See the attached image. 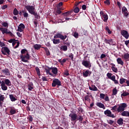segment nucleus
Here are the masks:
<instances>
[{
    "instance_id": "nucleus-1",
    "label": "nucleus",
    "mask_w": 129,
    "mask_h": 129,
    "mask_svg": "<svg viewBox=\"0 0 129 129\" xmlns=\"http://www.w3.org/2000/svg\"><path fill=\"white\" fill-rule=\"evenodd\" d=\"M54 39H51L53 44H60V39H57V38L60 39L62 41H65L66 38H67V35H62V33H57L56 35L53 36Z\"/></svg>"
},
{
    "instance_id": "nucleus-2",
    "label": "nucleus",
    "mask_w": 129,
    "mask_h": 129,
    "mask_svg": "<svg viewBox=\"0 0 129 129\" xmlns=\"http://www.w3.org/2000/svg\"><path fill=\"white\" fill-rule=\"evenodd\" d=\"M69 117H71V120L72 121H74L75 123H76V120H79L81 123H82L83 121V116L82 115H79L78 117L77 114L76 113H70L69 114Z\"/></svg>"
},
{
    "instance_id": "nucleus-3",
    "label": "nucleus",
    "mask_w": 129,
    "mask_h": 129,
    "mask_svg": "<svg viewBox=\"0 0 129 129\" xmlns=\"http://www.w3.org/2000/svg\"><path fill=\"white\" fill-rule=\"evenodd\" d=\"M20 59H21L22 62H24L25 63L29 62L28 60L30 59V54H29V52L26 53V55L21 54L20 55Z\"/></svg>"
},
{
    "instance_id": "nucleus-4",
    "label": "nucleus",
    "mask_w": 129,
    "mask_h": 129,
    "mask_svg": "<svg viewBox=\"0 0 129 129\" xmlns=\"http://www.w3.org/2000/svg\"><path fill=\"white\" fill-rule=\"evenodd\" d=\"M100 15L102 20H103L105 23H107L108 20V15H107L104 11H100Z\"/></svg>"
},
{
    "instance_id": "nucleus-5",
    "label": "nucleus",
    "mask_w": 129,
    "mask_h": 129,
    "mask_svg": "<svg viewBox=\"0 0 129 129\" xmlns=\"http://www.w3.org/2000/svg\"><path fill=\"white\" fill-rule=\"evenodd\" d=\"M25 9L28 11L29 14L33 15L36 12L35 7L33 6L27 5L25 6Z\"/></svg>"
},
{
    "instance_id": "nucleus-6",
    "label": "nucleus",
    "mask_w": 129,
    "mask_h": 129,
    "mask_svg": "<svg viewBox=\"0 0 129 129\" xmlns=\"http://www.w3.org/2000/svg\"><path fill=\"white\" fill-rule=\"evenodd\" d=\"M127 106L126 103H123L121 105H120L117 108V112H120L121 111H123L125 109V107Z\"/></svg>"
},
{
    "instance_id": "nucleus-7",
    "label": "nucleus",
    "mask_w": 129,
    "mask_h": 129,
    "mask_svg": "<svg viewBox=\"0 0 129 129\" xmlns=\"http://www.w3.org/2000/svg\"><path fill=\"white\" fill-rule=\"evenodd\" d=\"M104 113L105 115H106L109 117H112V118H115V116H114V114L112 113V112H111V111H110V110H106L105 111H104Z\"/></svg>"
},
{
    "instance_id": "nucleus-8",
    "label": "nucleus",
    "mask_w": 129,
    "mask_h": 129,
    "mask_svg": "<svg viewBox=\"0 0 129 129\" xmlns=\"http://www.w3.org/2000/svg\"><path fill=\"white\" fill-rule=\"evenodd\" d=\"M52 87H56V86H61V81L58 79H54L52 83Z\"/></svg>"
},
{
    "instance_id": "nucleus-9",
    "label": "nucleus",
    "mask_w": 129,
    "mask_h": 129,
    "mask_svg": "<svg viewBox=\"0 0 129 129\" xmlns=\"http://www.w3.org/2000/svg\"><path fill=\"white\" fill-rule=\"evenodd\" d=\"M1 51L2 52V54H3V55H7V53L8 55H10V53L11 52L10 49H9L8 47H2Z\"/></svg>"
},
{
    "instance_id": "nucleus-10",
    "label": "nucleus",
    "mask_w": 129,
    "mask_h": 129,
    "mask_svg": "<svg viewBox=\"0 0 129 129\" xmlns=\"http://www.w3.org/2000/svg\"><path fill=\"white\" fill-rule=\"evenodd\" d=\"M127 12H128L127 11V9H126L125 7L123 6L122 8V13L124 15L125 18H127V17H128L129 13Z\"/></svg>"
},
{
    "instance_id": "nucleus-11",
    "label": "nucleus",
    "mask_w": 129,
    "mask_h": 129,
    "mask_svg": "<svg viewBox=\"0 0 129 129\" xmlns=\"http://www.w3.org/2000/svg\"><path fill=\"white\" fill-rule=\"evenodd\" d=\"M82 65L87 68H89V67H91V63L90 61L88 60H83L82 62Z\"/></svg>"
},
{
    "instance_id": "nucleus-12",
    "label": "nucleus",
    "mask_w": 129,
    "mask_h": 129,
    "mask_svg": "<svg viewBox=\"0 0 129 129\" xmlns=\"http://www.w3.org/2000/svg\"><path fill=\"white\" fill-rule=\"evenodd\" d=\"M121 34L122 36H123V37H124V38H125V39H128L129 34H128V32H127V31L124 30H122V31H121Z\"/></svg>"
},
{
    "instance_id": "nucleus-13",
    "label": "nucleus",
    "mask_w": 129,
    "mask_h": 129,
    "mask_svg": "<svg viewBox=\"0 0 129 129\" xmlns=\"http://www.w3.org/2000/svg\"><path fill=\"white\" fill-rule=\"evenodd\" d=\"M1 86L2 90H8V87L6 85V82L4 81L1 82Z\"/></svg>"
},
{
    "instance_id": "nucleus-14",
    "label": "nucleus",
    "mask_w": 129,
    "mask_h": 129,
    "mask_svg": "<svg viewBox=\"0 0 129 129\" xmlns=\"http://www.w3.org/2000/svg\"><path fill=\"white\" fill-rule=\"evenodd\" d=\"M24 29H25V25H24V24L23 23H21L19 25L17 31L18 32H23V31H24Z\"/></svg>"
},
{
    "instance_id": "nucleus-15",
    "label": "nucleus",
    "mask_w": 129,
    "mask_h": 129,
    "mask_svg": "<svg viewBox=\"0 0 129 129\" xmlns=\"http://www.w3.org/2000/svg\"><path fill=\"white\" fill-rule=\"evenodd\" d=\"M91 73L89 70H87L83 73V77H88V76H90Z\"/></svg>"
},
{
    "instance_id": "nucleus-16",
    "label": "nucleus",
    "mask_w": 129,
    "mask_h": 129,
    "mask_svg": "<svg viewBox=\"0 0 129 129\" xmlns=\"http://www.w3.org/2000/svg\"><path fill=\"white\" fill-rule=\"evenodd\" d=\"M5 100V95H0V107H3V103Z\"/></svg>"
},
{
    "instance_id": "nucleus-17",
    "label": "nucleus",
    "mask_w": 129,
    "mask_h": 129,
    "mask_svg": "<svg viewBox=\"0 0 129 129\" xmlns=\"http://www.w3.org/2000/svg\"><path fill=\"white\" fill-rule=\"evenodd\" d=\"M0 31L2 32L3 35H5V34H8V32H9L8 31V29L4 27H1Z\"/></svg>"
},
{
    "instance_id": "nucleus-18",
    "label": "nucleus",
    "mask_w": 129,
    "mask_h": 129,
    "mask_svg": "<svg viewBox=\"0 0 129 129\" xmlns=\"http://www.w3.org/2000/svg\"><path fill=\"white\" fill-rule=\"evenodd\" d=\"M50 69H51L53 74L54 75H57V74H58V69L57 68L51 67L50 68Z\"/></svg>"
},
{
    "instance_id": "nucleus-19",
    "label": "nucleus",
    "mask_w": 129,
    "mask_h": 129,
    "mask_svg": "<svg viewBox=\"0 0 129 129\" xmlns=\"http://www.w3.org/2000/svg\"><path fill=\"white\" fill-rule=\"evenodd\" d=\"M97 106H98V107H100V108H103V109H105V106H104V104H102L101 102H97L96 103Z\"/></svg>"
},
{
    "instance_id": "nucleus-20",
    "label": "nucleus",
    "mask_w": 129,
    "mask_h": 129,
    "mask_svg": "<svg viewBox=\"0 0 129 129\" xmlns=\"http://www.w3.org/2000/svg\"><path fill=\"white\" fill-rule=\"evenodd\" d=\"M2 72L4 74H5V75H7V76L11 75L10 71L8 69H5L2 70Z\"/></svg>"
},
{
    "instance_id": "nucleus-21",
    "label": "nucleus",
    "mask_w": 129,
    "mask_h": 129,
    "mask_svg": "<svg viewBox=\"0 0 129 129\" xmlns=\"http://www.w3.org/2000/svg\"><path fill=\"white\" fill-rule=\"evenodd\" d=\"M33 89H34V84L33 83L30 82L28 84V90H29V91H31Z\"/></svg>"
},
{
    "instance_id": "nucleus-22",
    "label": "nucleus",
    "mask_w": 129,
    "mask_h": 129,
    "mask_svg": "<svg viewBox=\"0 0 129 129\" xmlns=\"http://www.w3.org/2000/svg\"><path fill=\"white\" fill-rule=\"evenodd\" d=\"M5 84L6 85H7V86H12V82H11V81L8 79H6L5 80Z\"/></svg>"
},
{
    "instance_id": "nucleus-23",
    "label": "nucleus",
    "mask_w": 129,
    "mask_h": 129,
    "mask_svg": "<svg viewBox=\"0 0 129 129\" xmlns=\"http://www.w3.org/2000/svg\"><path fill=\"white\" fill-rule=\"evenodd\" d=\"M90 90H92V91H97L98 90V89H97V87L95 86V85H92V87H89Z\"/></svg>"
},
{
    "instance_id": "nucleus-24",
    "label": "nucleus",
    "mask_w": 129,
    "mask_h": 129,
    "mask_svg": "<svg viewBox=\"0 0 129 129\" xmlns=\"http://www.w3.org/2000/svg\"><path fill=\"white\" fill-rule=\"evenodd\" d=\"M122 116H129V112L127 111H123L121 113Z\"/></svg>"
},
{
    "instance_id": "nucleus-25",
    "label": "nucleus",
    "mask_w": 129,
    "mask_h": 129,
    "mask_svg": "<svg viewBox=\"0 0 129 129\" xmlns=\"http://www.w3.org/2000/svg\"><path fill=\"white\" fill-rule=\"evenodd\" d=\"M117 62L118 64H120V65H121V66H123V61H122V59H121V58L119 57L117 58Z\"/></svg>"
},
{
    "instance_id": "nucleus-26",
    "label": "nucleus",
    "mask_w": 129,
    "mask_h": 129,
    "mask_svg": "<svg viewBox=\"0 0 129 129\" xmlns=\"http://www.w3.org/2000/svg\"><path fill=\"white\" fill-rule=\"evenodd\" d=\"M117 123H118L119 125H122L123 124V119H122V118H119L117 121Z\"/></svg>"
},
{
    "instance_id": "nucleus-27",
    "label": "nucleus",
    "mask_w": 129,
    "mask_h": 129,
    "mask_svg": "<svg viewBox=\"0 0 129 129\" xmlns=\"http://www.w3.org/2000/svg\"><path fill=\"white\" fill-rule=\"evenodd\" d=\"M51 69V68H49V67H47L46 68H45V72L46 73V74H49V75H52V74H51L50 73V71L51 70V69Z\"/></svg>"
},
{
    "instance_id": "nucleus-28",
    "label": "nucleus",
    "mask_w": 129,
    "mask_h": 129,
    "mask_svg": "<svg viewBox=\"0 0 129 129\" xmlns=\"http://www.w3.org/2000/svg\"><path fill=\"white\" fill-rule=\"evenodd\" d=\"M9 97H10V100L12 102H15L16 101V100H17V98H16V97H15V96H14V95L13 94L9 95Z\"/></svg>"
},
{
    "instance_id": "nucleus-29",
    "label": "nucleus",
    "mask_w": 129,
    "mask_h": 129,
    "mask_svg": "<svg viewBox=\"0 0 129 129\" xmlns=\"http://www.w3.org/2000/svg\"><path fill=\"white\" fill-rule=\"evenodd\" d=\"M11 110H10V113L11 114L13 115V114H15L16 113H17V110L16 109H15V108H12L11 107Z\"/></svg>"
},
{
    "instance_id": "nucleus-30",
    "label": "nucleus",
    "mask_w": 129,
    "mask_h": 129,
    "mask_svg": "<svg viewBox=\"0 0 129 129\" xmlns=\"http://www.w3.org/2000/svg\"><path fill=\"white\" fill-rule=\"evenodd\" d=\"M86 34H87V32L85 29H82L80 33L81 36H86Z\"/></svg>"
},
{
    "instance_id": "nucleus-31",
    "label": "nucleus",
    "mask_w": 129,
    "mask_h": 129,
    "mask_svg": "<svg viewBox=\"0 0 129 129\" xmlns=\"http://www.w3.org/2000/svg\"><path fill=\"white\" fill-rule=\"evenodd\" d=\"M55 16H58V15H60V14H62V11H61L59 8H57V9L54 11Z\"/></svg>"
},
{
    "instance_id": "nucleus-32",
    "label": "nucleus",
    "mask_w": 129,
    "mask_h": 129,
    "mask_svg": "<svg viewBox=\"0 0 129 129\" xmlns=\"http://www.w3.org/2000/svg\"><path fill=\"white\" fill-rule=\"evenodd\" d=\"M41 47H42V45L41 44H36L34 45V49H35V50H40Z\"/></svg>"
},
{
    "instance_id": "nucleus-33",
    "label": "nucleus",
    "mask_w": 129,
    "mask_h": 129,
    "mask_svg": "<svg viewBox=\"0 0 129 129\" xmlns=\"http://www.w3.org/2000/svg\"><path fill=\"white\" fill-rule=\"evenodd\" d=\"M60 50L64 51V52H66V51L68 50V47H67V45H63L61 46Z\"/></svg>"
},
{
    "instance_id": "nucleus-34",
    "label": "nucleus",
    "mask_w": 129,
    "mask_h": 129,
    "mask_svg": "<svg viewBox=\"0 0 129 129\" xmlns=\"http://www.w3.org/2000/svg\"><path fill=\"white\" fill-rule=\"evenodd\" d=\"M126 81V79L123 78H120L119 80V83L120 84H123V83H125Z\"/></svg>"
},
{
    "instance_id": "nucleus-35",
    "label": "nucleus",
    "mask_w": 129,
    "mask_h": 129,
    "mask_svg": "<svg viewBox=\"0 0 129 129\" xmlns=\"http://www.w3.org/2000/svg\"><path fill=\"white\" fill-rule=\"evenodd\" d=\"M123 58L124 59V60H127V61H128L129 53H125L123 55Z\"/></svg>"
},
{
    "instance_id": "nucleus-36",
    "label": "nucleus",
    "mask_w": 129,
    "mask_h": 129,
    "mask_svg": "<svg viewBox=\"0 0 129 129\" xmlns=\"http://www.w3.org/2000/svg\"><path fill=\"white\" fill-rule=\"evenodd\" d=\"M36 73L38 76H41V72H40V69L38 67L35 68Z\"/></svg>"
},
{
    "instance_id": "nucleus-37",
    "label": "nucleus",
    "mask_w": 129,
    "mask_h": 129,
    "mask_svg": "<svg viewBox=\"0 0 129 129\" xmlns=\"http://www.w3.org/2000/svg\"><path fill=\"white\" fill-rule=\"evenodd\" d=\"M129 95V93L126 92H123V93L121 94V97H125Z\"/></svg>"
},
{
    "instance_id": "nucleus-38",
    "label": "nucleus",
    "mask_w": 129,
    "mask_h": 129,
    "mask_svg": "<svg viewBox=\"0 0 129 129\" xmlns=\"http://www.w3.org/2000/svg\"><path fill=\"white\" fill-rule=\"evenodd\" d=\"M116 94H117V89H116V88H114L112 90V95H116Z\"/></svg>"
},
{
    "instance_id": "nucleus-39",
    "label": "nucleus",
    "mask_w": 129,
    "mask_h": 129,
    "mask_svg": "<svg viewBox=\"0 0 129 129\" xmlns=\"http://www.w3.org/2000/svg\"><path fill=\"white\" fill-rule=\"evenodd\" d=\"M62 15L64 17H68V16H71V14H70L69 11H68L67 12L63 13L62 14Z\"/></svg>"
},
{
    "instance_id": "nucleus-40",
    "label": "nucleus",
    "mask_w": 129,
    "mask_h": 129,
    "mask_svg": "<svg viewBox=\"0 0 129 129\" xmlns=\"http://www.w3.org/2000/svg\"><path fill=\"white\" fill-rule=\"evenodd\" d=\"M33 16H34L35 19H40V17L38 15V13H37L36 11L33 14Z\"/></svg>"
},
{
    "instance_id": "nucleus-41",
    "label": "nucleus",
    "mask_w": 129,
    "mask_h": 129,
    "mask_svg": "<svg viewBox=\"0 0 129 129\" xmlns=\"http://www.w3.org/2000/svg\"><path fill=\"white\" fill-rule=\"evenodd\" d=\"M84 98L86 101H90V96L87 95L84 97Z\"/></svg>"
},
{
    "instance_id": "nucleus-42",
    "label": "nucleus",
    "mask_w": 129,
    "mask_h": 129,
    "mask_svg": "<svg viewBox=\"0 0 129 129\" xmlns=\"http://www.w3.org/2000/svg\"><path fill=\"white\" fill-rule=\"evenodd\" d=\"M74 12L76 14H78V12H80V9H79V8L78 7H75L74 9Z\"/></svg>"
},
{
    "instance_id": "nucleus-43",
    "label": "nucleus",
    "mask_w": 129,
    "mask_h": 129,
    "mask_svg": "<svg viewBox=\"0 0 129 129\" xmlns=\"http://www.w3.org/2000/svg\"><path fill=\"white\" fill-rule=\"evenodd\" d=\"M104 42L106 43V44H110V43L112 42V39H105Z\"/></svg>"
},
{
    "instance_id": "nucleus-44",
    "label": "nucleus",
    "mask_w": 129,
    "mask_h": 129,
    "mask_svg": "<svg viewBox=\"0 0 129 129\" xmlns=\"http://www.w3.org/2000/svg\"><path fill=\"white\" fill-rule=\"evenodd\" d=\"M73 36L74 37H75V38H76V39H78L79 37V34L78 33V32H75Z\"/></svg>"
},
{
    "instance_id": "nucleus-45",
    "label": "nucleus",
    "mask_w": 129,
    "mask_h": 129,
    "mask_svg": "<svg viewBox=\"0 0 129 129\" xmlns=\"http://www.w3.org/2000/svg\"><path fill=\"white\" fill-rule=\"evenodd\" d=\"M13 14L14 16H17V15H19V11H18V10L16 8L14 9Z\"/></svg>"
},
{
    "instance_id": "nucleus-46",
    "label": "nucleus",
    "mask_w": 129,
    "mask_h": 129,
    "mask_svg": "<svg viewBox=\"0 0 129 129\" xmlns=\"http://www.w3.org/2000/svg\"><path fill=\"white\" fill-rule=\"evenodd\" d=\"M21 53L22 55H24V54H26V53H28V50L26 49H23L21 51Z\"/></svg>"
},
{
    "instance_id": "nucleus-47",
    "label": "nucleus",
    "mask_w": 129,
    "mask_h": 129,
    "mask_svg": "<svg viewBox=\"0 0 129 129\" xmlns=\"http://www.w3.org/2000/svg\"><path fill=\"white\" fill-rule=\"evenodd\" d=\"M111 69L113 71V72H114L115 73H117V69L115 67H111Z\"/></svg>"
},
{
    "instance_id": "nucleus-48",
    "label": "nucleus",
    "mask_w": 129,
    "mask_h": 129,
    "mask_svg": "<svg viewBox=\"0 0 129 129\" xmlns=\"http://www.w3.org/2000/svg\"><path fill=\"white\" fill-rule=\"evenodd\" d=\"M117 105H115L112 107L111 110H114V111H117Z\"/></svg>"
},
{
    "instance_id": "nucleus-49",
    "label": "nucleus",
    "mask_w": 129,
    "mask_h": 129,
    "mask_svg": "<svg viewBox=\"0 0 129 129\" xmlns=\"http://www.w3.org/2000/svg\"><path fill=\"white\" fill-rule=\"evenodd\" d=\"M63 74L64 75H65V76H69L70 75L69 71H68V70H66V71H64Z\"/></svg>"
},
{
    "instance_id": "nucleus-50",
    "label": "nucleus",
    "mask_w": 129,
    "mask_h": 129,
    "mask_svg": "<svg viewBox=\"0 0 129 129\" xmlns=\"http://www.w3.org/2000/svg\"><path fill=\"white\" fill-rule=\"evenodd\" d=\"M2 25L5 28H8L9 27V24L7 22H3Z\"/></svg>"
},
{
    "instance_id": "nucleus-51",
    "label": "nucleus",
    "mask_w": 129,
    "mask_h": 129,
    "mask_svg": "<svg viewBox=\"0 0 129 129\" xmlns=\"http://www.w3.org/2000/svg\"><path fill=\"white\" fill-rule=\"evenodd\" d=\"M105 5H107V6H109L110 5V0H106L104 2Z\"/></svg>"
},
{
    "instance_id": "nucleus-52",
    "label": "nucleus",
    "mask_w": 129,
    "mask_h": 129,
    "mask_svg": "<svg viewBox=\"0 0 129 129\" xmlns=\"http://www.w3.org/2000/svg\"><path fill=\"white\" fill-rule=\"evenodd\" d=\"M33 23H34V25H35V28L37 27V25H38V20H37L36 19H35L34 20Z\"/></svg>"
},
{
    "instance_id": "nucleus-53",
    "label": "nucleus",
    "mask_w": 129,
    "mask_h": 129,
    "mask_svg": "<svg viewBox=\"0 0 129 129\" xmlns=\"http://www.w3.org/2000/svg\"><path fill=\"white\" fill-rule=\"evenodd\" d=\"M27 119H28V120H29V121H33V117L32 116V115H29L27 117Z\"/></svg>"
},
{
    "instance_id": "nucleus-54",
    "label": "nucleus",
    "mask_w": 129,
    "mask_h": 129,
    "mask_svg": "<svg viewBox=\"0 0 129 129\" xmlns=\"http://www.w3.org/2000/svg\"><path fill=\"white\" fill-rule=\"evenodd\" d=\"M107 121L109 124H110V125H111L114 122V121L111 119H110L109 120H107Z\"/></svg>"
},
{
    "instance_id": "nucleus-55",
    "label": "nucleus",
    "mask_w": 129,
    "mask_h": 129,
    "mask_svg": "<svg viewBox=\"0 0 129 129\" xmlns=\"http://www.w3.org/2000/svg\"><path fill=\"white\" fill-rule=\"evenodd\" d=\"M7 34L10 35V36H11V37H12L13 38L15 37V35H14V34H13V33H12V32L11 31H8Z\"/></svg>"
},
{
    "instance_id": "nucleus-56",
    "label": "nucleus",
    "mask_w": 129,
    "mask_h": 129,
    "mask_svg": "<svg viewBox=\"0 0 129 129\" xmlns=\"http://www.w3.org/2000/svg\"><path fill=\"white\" fill-rule=\"evenodd\" d=\"M125 45L129 48V40L124 41Z\"/></svg>"
},
{
    "instance_id": "nucleus-57",
    "label": "nucleus",
    "mask_w": 129,
    "mask_h": 129,
    "mask_svg": "<svg viewBox=\"0 0 129 129\" xmlns=\"http://www.w3.org/2000/svg\"><path fill=\"white\" fill-rule=\"evenodd\" d=\"M105 97V94H103V93H101L100 94V98H101L102 99H104V97Z\"/></svg>"
},
{
    "instance_id": "nucleus-58",
    "label": "nucleus",
    "mask_w": 129,
    "mask_h": 129,
    "mask_svg": "<svg viewBox=\"0 0 129 129\" xmlns=\"http://www.w3.org/2000/svg\"><path fill=\"white\" fill-rule=\"evenodd\" d=\"M111 76H112V74H111L110 73H108L107 74V77H108V78L109 79H110L111 78Z\"/></svg>"
},
{
    "instance_id": "nucleus-59",
    "label": "nucleus",
    "mask_w": 129,
    "mask_h": 129,
    "mask_svg": "<svg viewBox=\"0 0 129 129\" xmlns=\"http://www.w3.org/2000/svg\"><path fill=\"white\" fill-rule=\"evenodd\" d=\"M106 57V55H105V54L102 53V54H101L100 59H104V58H105Z\"/></svg>"
},
{
    "instance_id": "nucleus-60",
    "label": "nucleus",
    "mask_w": 129,
    "mask_h": 129,
    "mask_svg": "<svg viewBox=\"0 0 129 129\" xmlns=\"http://www.w3.org/2000/svg\"><path fill=\"white\" fill-rule=\"evenodd\" d=\"M74 55L71 53L69 55V57L71 58V60H73Z\"/></svg>"
},
{
    "instance_id": "nucleus-61",
    "label": "nucleus",
    "mask_w": 129,
    "mask_h": 129,
    "mask_svg": "<svg viewBox=\"0 0 129 129\" xmlns=\"http://www.w3.org/2000/svg\"><path fill=\"white\" fill-rule=\"evenodd\" d=\"M14 41H18V40H16L15 39H11L8 41L9 43H13Z\"/></svg>"
},
{
    "instance_id": "nucleus-62",
    "label": "nucleus",
    "mask_w": 129,
    "mask_h": 129,
    "mask_svg": "<svg viewBox=\"0 0 129 129\" xmlns=\"http://www.w3.org/2000/svg\"><path fill=\"white\" fill-rule=\"evenodd\" d=\"M46 56H50V51H49V49L46 50Z\"/></svg>"
},
{
    "instance_id": "nucleus-63",
    "label": "nucleus",
    "mask_w": 129,
    "mask_h": 129,
    "mask_svg": "<svg viewBox=\"0 0 129 129\" xmlns=\"http://www.w3.org/2000/svg\"><path fill=\"white\" fill-rule=\"evenodd\" d=\"M66 61H67V59L66 58H63L62 60H61V65H63L64 64V63H65L66 62Z\"/></svg>"
},
{
    "instance_id": "nucleus-64",
    "label": "nucleus",
    "mask_w": 129,
    "mask_h": 129,
    "mask_svg": "<svg viewBox=\"0 0 129 129\" xmlns=\"http://www.w3.org/2000/svg\"><path fill=\"white\" fill-rule=\"evenodd\" d=\"M110 79L111 80H112V81H113L115 79V76L113 75V76H112L111 77V78Z\"/></svg>"
}]
</instances>
